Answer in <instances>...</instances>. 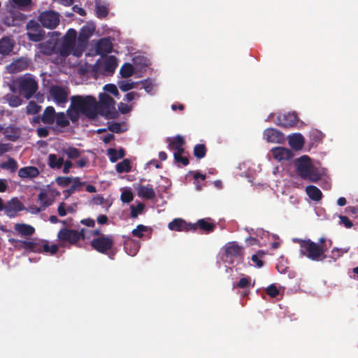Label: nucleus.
<instances>
[{
    "label": "nucleus",
    "mask_w": 358,
    "mask_h": 358,
    "mask_svg": "<svg viewBox=\"0 0 358 358\" xmlns=\"http://www.w3.org/2000/svg\"><path fill=\"white\" fill-rule=\"evenodd\" d=\"M300 246V254L313 261H321L326 258L324 255L328 248L327 245H319L317 243L310 239L301 240L297 239Z\"/></svg>",
    "instance_id": "1"
},
{
    "label": "nucleus",
    "mask_w": 358,
    "mask_h": 358,
    "mask_svg": "<svg viewBox=\"0 0 358 358\" xmlns=\"http://www.w3.org/2000/svg\"><path fill=\"white\" fill-rule=\"evenodd\" d=\"M71 101L87 118L94 120L97 117L96 99L94 96L76 95L71 96Z\"/></svg>",
    "instance_id": "2"
},
{
    "label": "nucleus",
    "mask_w": 358,
    "mask_h": 358,
    "mask_svg": "<svg viewBox=\"0 0 358 358\" xmlns=\"http://www.w3.org/2000/svg\"><path fill=\"white\" fill-rule=\"evenodd\" d=\"M115 101L108 94L102 93L99 95V102L96 101V109L97 115H100L106 119H115L118 113L115 107Z\"/></svg>",
    "instance_id": "3"
},
{
    "label": "nucleus",
    "mask_w": 358,
    "mask_h": 358,
    "mask_svg": "<svg viewBox=\"0 0 358 358\" xmlns=\"http://www.w3.org/2000/svg\"><path fill=\"white\" fill-rule=\"evenodd\" d=\"M77 31L74 29H69L65 35L61 38L60 44L57 45L56 54L62 57H67L76 50Z\"/></svg>",
    "instance_id": "4"
},
{
    "label": "nucleus",
    "mask_w": 358,
    "mask_h": 358,
    "mask_svg": "<svg viewBox=\"0 0 358 358\" xmlns=\"http://www.w3.org/2000/svg\"><path fill=\"white\" fill-rule=\"evenodd\" d=\"M296 166L298 174L302 178L312 182H316L320 179V176L314 170L308 156L303 155L299 157L296 162Z\"/></svg>",
    "instance_id": "5"
},
{
    "label": "nucleus",
    "mask_w": 358,
    "mask_h": 358,
    "mask_svg": "<svg viewBox=\"0 0 358 358\" xmlns=\"http://www.w3.org/2000/svg\"><path fill=\"white\" fill-rule=\"evenodd\" d=\"M57 240L59 245L65 247L67 244L77 245L78 240V230L62 228L57 233Z\"/></svg>",
    "instance_id": "6"
},
{
    "label": "nucleus",
    "mask_w": 358,
    "mask_h": 358,
    "mask_svg": "<svg viewBox=\"0 0 358 358\" xmlns=\"http://www.w3.org/2000/svg\"><path fill=\"white\" fill-rule=\"evenodd\" d=\"M114 244L113 238L111 236H104L94 238L91 241V245L96 251L106 254L111 250Z\"/></svg>",
    "instance_id": "7"
},
{
    "label": "nucleus",
    "mask_w": 358,
    "mask_h": 358,
    "mask_svg": "<svg viewBox=\"0 0 358 358\" xmlns=\"http://www.w3.org/2000/svg\"><path fill=\"white\" fill-rule=\"evenodd\" d=\"M19 88L20 93L24 97L29 99L32 97L38 90V83L31 77L24 78L20 81Z\"/></svg>",
    "instance_id": "8"
},
{
    "label": "nucleus",
    "mask_w": 358,
    "mask_h": 358,
    "mask_svg": "<svg viewBox=\"0 0 358 358\" xmlns=\"http://www.w3.org/2000/svg\"><path fill=\"white\" fill-rule=\"evenodd\" d=\"M38 20L44 27L53 29L59 23V16L55 11L46 10L40 14Z\"/></svg>",
    "instance_id": "9"
},
{
    "label": "nucleus",
    "mask_w": 358,
    "mask_h": 358,
    "mask_svg": "<svg viewBox=\"0 0 358 358\" xmlns=\"http://www.w3.org/2000/svg\"><path fill=\"white\" fill-rule=\"evenodd\" d=\"M224 255L227 261L233 262L234 259H241L243 257V248L235 242L229 243L224 247Z\"/></svg>",
    "instance_id": "10"
},
{
    "label": "nucleus",
    "mask_w": 358,
    "mask_h": 358,
    "mask_svg": "<svg viewBox=\"0 0 358 358\" xmlns=\"http://www.w3.org/2000/svg\"><path fill=\"white\" fill-rule=\"evenodd\" d=\"M168 227L171 231H196V227L191 222H187L182 218H175L169 223Z\"/></svg>",
    "instance_id": "11"
},
{
    "label": "nucleus",
    "mask_w": 358,
    "mask_h": 358,
    "mask_svg": "<svg viewBox=\"0 0 358 358\" xmlns=\"http://www.w3.org/2000/svg\"><path fill=\"white\" fill-rule=\"evenodd\" d=\"M24 206L23 203L17 198H13L10 201H8L7 203L3 206V209L6 215L12 218L17 216L18 212L24 210Z\"/></svg>",
    "instance_id": "12"
},
{
    "label": "nucleus",
    "mask_w": 358,
    "mask_h": 358,
    "mask_svg": "<svg viewBox=\"0 0 358 358\" xmlns=\"http://www.w3.org/2000/svg\"><path fill=\"white\" fill-rule=\"evenodd\" d=\"M298 121L296 113L293 112L278 115L275 123L281 127L289 128L295 126Z\"/></svg>",
    "instance_id": "13"
},
{
    "label": "nucleus",
    "mask_w": 358,
    "mask_h": 358,
    "mask_svg": "<svg viewBox=\"0 0 358 358\" xmlns=\"http://www.w3.org/2000/svg\"><path fill=\"white\" fill-rule=\"evenodd\" d=\"M57 45V41L49 39L45 42L38 43L37 45V48L38 49L39 52L42 55L45 56H50L52 54L56 53Z\"/></svg>",
    "instance_id": "14"
},
{
    "label": "nucleus",
    "mask_w": 358,
    "mask_h": 358,
    "mask_svg": "<svg viewBox=\"0 0 358 358\" xmlns=\"http://www.w3.org/2000/svg\"><path fill=\"white\" fill-rule=\"evenodd\" d=\"M264 136L268 142L275 143H280L285 139L283 134L274 128H268L264 130Z\"/></svg>",
    "instance_id": "15"
},
{
    "label": "nucleus",
    "mask_w": 358,
    "mask_h": 358,
    "mask_svg": "<svg viewBox=\"0 0 358 358\" xmlns=\"http://www.w3.org/2000/svg\"><path fill=\"white\" fill-rule=\"evenodd\" d=\"M95 48L98 55L103 56L111 52L113 43L109 38H103L96 43Z\"/></svg>",
    "instance_id": "16"
},
{
    "label": "nucleus",
    "mask_w": 358,
    "mask_h": 358,
    "mask_svg": "<svg viewBox=\"0 0 358 358\" xmlns=\"http://www.w3.org/2000/svg\"><path fill=\"white\" fill-rule=\"evenodd\" d=\"M271 152L273 157L278 161L289 160L293 157L292 150L286 148H274L271 150Z\"/></svg>",
    "instance_id": "17"
},
{
    "label": "nucleus",
    "mask_w": 358,
    "mask_h": 358,
    "mask_svg": "<svg viewBox=\"0 0 358 358\" xmlns=\"http://www.w3.org/2000/svg\"><path fill=\"white\" fill-rule=\"evenodd\" d=\"M50 94L53 99L58 103H64L67 101L68 93L60 86H52L50 88Z\"/></svg>",
    "instance_id": "18"
},
{
    "label": "nucleus",
    "mask_w": 358,
    "mask_h": 358,
    "mask_svg": "<svg viewBox=\"0 0 358 358\" xmlns=\"http://www.w3.org/2000/svg\"><path fill=\"white\" fill-rule=\"evenodd\" d=\"M40 174L39 170L36 166H29L20 169L18 176L22 179H34Z\"/></svg>",
    "instance_id": "19"
},
{
    "label": "nucleus",
    "mask_w": 358,
    "mask_h": 358,
    "mask_svg": "<svg viewBox=\"0 0 358 358\" xmlns=\"http://www.w3.org/2000/svg\"><path fill=\"white\" fill-rule=\"evenodd\" d=\"M125 252L130 256H135L139 250L140 243L138 241L128 238L124 245Z\"/></svg>",
    "instance_id": "20"
},
{
    "label": "nucleus",
    "mask_w": 358,
    "mask_h": 358,
    "mask_svg": "<svg viewBox=\"0 0 358 358\" xmlns=\"http://www.w3.org/2000/svg\"><path fill=\"white\" fill-rule=\"evenodd\" d=\"M14 41L9 36H4L0 40V53L1 55H8L13 48Z\"/></svg>",
    "instance_id": "21"
},
{
    "label": "nucleus",
    "mask_w": 358,
    "mask_h": 358,
    "mask_svg": "<svg viewBox=\"0 0 358 358\" xmlns=\"http://www.w3.org/2000/svg\"><path fill=\"white\" fill-rule=\"evenodd\" d=\"M14 229L21 236H31L35 232L34 227L27 224H15Z\"/></svg>",
    "instance_id": "22"
},
{
    "label": "nucleus",
    "mask_w": 358,
    "mask_h": 358,
    "mask_svg": "<svg viewBox=\"0 0 358 358\" xmlns=\"http://www.w3.org/2000/svg\"><path fill=\"white\" fill-rule=\"evenodd\" d=\"M208 220L210 219H200L197 221L196 223H194L193 224H194L196 227V231L199 229L206 234L213 232L215 230L216 226L214 223L209 222L208 221Z\"/></svg>",
    "instance_id": "23"
},
{
    "label": "nucleus",
    "mask_w": 358,
    "mask_h": 358,
    "mask_svg": "<svg viewBox=\"0 0 358 358\" xmlns=\"http://www.w3.org/2000/svg\"><path fill=\"white\" fill-rule=\"evenodd\" d=\"M89 37L85 35V34H82L79 32L77 41V48L76 50L73 52V55L79 57L82 55L83 51L86 47L87 42L89 41Z\"/></svg>",
    "instance_id": "24"
},
{
    "label": "nucleus",
    "mask_w": 358,
    "mask_h": 358,
    "mask_svg": "<svg viewBox=\"0 0 358 358\" xmlns=\"http://www.w3.org/2000/svg\"><path fill=\"white\" fill-rule=\"evenodd\" d=\"M56 113L52 106H48L43 111L41 117V121L44 124H52L55 122Z\"/></svg>",
    "instance_id": "25"
},
{
    "label": "nucleus",
    "mask_w": 358,
    "mask_h": 358,
    "mask_svg": "<svg viewBox=\"0 0 358 358\" xmlns=\"http://www.w3.org/2000/svg\"><path fill=\"white\" fill-rule=\"evenodd\" d=\"M304 138L301 134H294L289 138V145L296 150L302 148L304 144Z\"/></svg>",
    "instance_id": "26"
},
{
    "label": "nucleus",
    "mask_w": 358,
    "mask_h": 358,
    "mask_svg": "<svg viewBox=\"0 0 358 358\" xmlns=\"http://www.w3.org/2000/svg\"><path fill=\"white\" fill-rule=\"evenodd\" d=\"M95 11L96 15L99 19L105 18L109 12L108 5L101 2V1H96L95 2Z\"/></svg>",
    "instance_id": "27"
},
{
    "label": "nucleus",
    "mask_w": 358,
    "mask_h": 358,
    "mask_svg": "<svg viewBox=\"0 0 358 358\" xmlns=\"http://www.w3.org/2000/svg\"><path fill=\"white\" fill-rule=\"evenodd\" d=\"M306 192L309 198L315 201H320L322 198L321 190L314 185H308L306 187Z\"/></svg>",
    "instance_id": "28"
},
{
    "label": "nucleus",
    "mask_w": 358,
    "mask_h": 358,
    "mask_svg": "<svg viewBox=\"0 0 358 358\" xmlns=\"http://www.w3.org/2000/svg\"><path fill=\"white\" fill-rule=\"evenodd\" d=\"M166 142L169 144V148L172 150L183 147L185 144L184 138L180 135H176L173 138L168 137Z\"/></svg>",
    "instance_id": "29"
},
{
    "label": "nucleus",
    "mask_w": 358,
    "mask_h": 358,
    "mask_svg": "<svg viewBox=\"0 0 358 358\" xmlns=\"http://www.w3.org/2000/svg\"><path fill=\"white\" fill-rule=\"evenodd\" d=\"M138 194L146 199H153L156 195L152 187L144 185H141L138 187Z\"/></svg>",
    "instance_id": "30"
},
{
    "label": "nucleus",
    "mask_w": 358,
    "mask_h": 358,
    "mask_svg": "<svg viewBox=\"0 0 358 358\" xmlns=\"http://www.w3.org/2000/svg\"><path fill=\"white\" fill-rule=\"evenodd\" d=\"M48 166L53 169H60L64 164V159L57 157L55 154H50L48 155Z\"/></svg>",
    "instance_id": "31"
},
{
    "label": "nucleus",
    "mask_w": 358,
    "mask_h": 358,
    "mask_svg": "<svg viewBox=\"0 0 358 358\" xmlns=\"http://www.w3.org/2000/svg\"><path fill=\"white\" fill-rule=\"evenodd\" d=\"M107 154L109 157L110 161L114 163L118 159H122L125 156V150L123 148H120L118 151L115 148H109L107 150Z\"/></svg>",
    "instance_id": "32"
},
{
    "label": "nucleus",
    "mask_w": 358,
    "mask_h": 358,
    "mask_svg": "<svg viewBox=\"0 0 358 358\" xmlns=\"http://www.w3.org/2000/svg\"><path fill=\"white\" fill-rule=\"evenodd\" d=\"M80 114H81V113L73 106V103L71 101V105L66 110L68 117L73 123H77L80 118Z\"/></svg>",
    "instance_id": "33"
},
{
    "label": "nucleus",
    "mask_w": 358,
    "mask_h": 358,
    "mask_svg": "<svg viewBox=\"0 0 358 358\" xmlns=\"http://www.w3.org/2000/svg\"><path fill=\"white\" fill-rule=\"evenodd\" d=\"M27 35L29 41L33 42H39L43 40L45 37V31L41 28L37 31H27Z\"/></svg>",
    "instance_id": "34"
},
{
    "label": "nucleus",
    "mask_w": 358,
    "mask_h": 358,
    "mask_svg": "<svg viewBox=\"0 0 358 358\" xmlns=\"http://www.w3.org/2000/svg\"><path fill=\"white\" fill-rule=\"evenodd\" d=\"M0 167L2 169L8 170L11 173H15L17 169L18 164L15 159L9 157L6 162H2L0 164Z\"/></svg>",
    "instance_id": "35"
},
{
    "label": "nucleus",
    "mask_w": 358,
    "mask_h": 358,
    "mask_svg": "<svg viewBox=\"0 0 358 358\" xmlns=\"http://www.w3.org/2000/svg\"><path fill=\"white\" fill-rule=\"evenodd\" d=\"M115 169L119 173L130 172L131 166L129 159H124L121 162L117 163L115 166Z\"/></svg>",
    "instance_id": "36"
},
{
    "label": "nucleus",
    "mask_w": 358,
    "mask_h": 358,
    "mask_svg": "<svg viewBox=\"0 0 358 358\" xmlns=\"http://www.w3.org/2000/svg\"><path fill=\"white\" fill-rule=\"evenodd\" d=\"M38 201L44 208L50 206L52 203V200L48 196V192L45 190L40 192L38 196Z\"/></svg>",
    "instance_id": "37"
},
{
    "label": "nucleus",
    "mask_w": 358,
    "mask_h": 358,
    "mask_svg": "<svg viewBox=\"0 0 358 358\" xmlns=\"http://www.w3.org/2000/svg\"><path fill=\"white\" fill-rule=\"evenodd\" d=\"M255 282L251 283V278L249 276L241 278L239 281L233 285V288L248 289L253 287Z\"/></svg>",
    "instance_id": "38"
},
{
    "label": "nucleus",
    "mask_w": 358,
    "mask_h": 358,
    "mask_svg": "<svg viewBox=\"0 0 358 358\" xmlns=\"http://www.w3.org/2000/svg\"><path fill=\"white\" fill-rule=\"evenodd\" d=\"M134 72V68L130 63H124L120 68V73L122 78L131 77Z\"/></svg>",
    "instance_id": "39"
},
{
    "label": "nucleus",
    "mask_w": 358,
    "mask_h": 358,
    "mask_svg": "<svg viewBox=\"0 0 358 358\" xmlns=\"http://www.w3.org/2000/svg\"><path fill=\"white\" fill-rule=\"evenodd\" d=\"M207 149L204 144H196L194 147L193 153L197 159H202L206 155Z\"/></svg>",
    "instance_id": "40"
},
{
    "label": "nucleus",
    "mask_w": 358,
    "mask_h": 358,
    "mask_svg": "<svg viewBox=\"0 0 358 358\" xmlns=\"http://www.w3.org/2000/svg\"><path fill=\"white\" fill-rule=\"evenodd\" d=\"M55 120L56 121L57 125L60 127L64 128L69 125V121L63 112L56 113Z\"/></svg>",
    "instance_id": "41"
},
{
    "label": "nucleus",
    "mask_w": 358,
    "mask_h": 358,
    "mask_svg": "<svg viewBox=\"0 0 358 358\" xmlns=\"http://www.w3.org/2000/svg\"><path fill=\"white\" fill-rule=\"evenodd\" d=\"M64 152L67 155L68 158L75 159L80 157V151L79 149L74 147H69L64 150Z\"/></svg>",
    "instance_id": "42"
},
{
    "label": "nucleus",
    "mask_w": 358,
    "mask_h": 358,
    "mask_svg": "<svg viewBox=\"0 0 358 358\" xmlns=\"http://www.w3.org/2000/svg\"><path fill=\"white\" fill-rule=\"evenodd\" d=\"M117 64L114 57H110L106 62L104 65L105 71L113 73L116 69Z\"/></svg>",
    "instance_id": "43"
},
{
    "label": "nucleus",
    "mask_w": 358,
    "mask_h": 358,
    "mask_svg": "<svg viewBox=\"0 0 358 358\" xmlns=\"http://www.w3.org/2000/svg\"><path fill=\"white\" fill-rule=\"evenodd\" d=\"M41 109V106L35 101H30L26 107L27 113L29 115L37 114Z\"/></svg>",
    "instance_id": "44"
},
{
    "label": "nucleus",
    "mask_w": 358,
    "mask_h": 358,
    "mask_svg": "<svg viewBox=\"0 0 358 358\" xmlns=\"http://www.w3.org/2000/svg\"><path fill=\"white\" fill-rule=\"evenodd\" d=\"M137 83L135 82H127L124 80L120 81L118 83L119 88L123 92H127L136 87Z\"/></svg>",
    "instance_id": "45"
},
{
    "label": "nucleus",
    "mask_w": 358,
    "mask_h": 358,
    "mask_svg": "<svg viewBox=\"0 0 358 358\" xmlns=\"http://www.w3.org/2000/svg\"><path fill=\"white\" fill-rule=\"evenodd\" d=\"M148 230V227L143 224H138L136 229L132 230L131 234L135 237L142 238L143 236V233L147 232Z\"/></svg>",
    "instance_id": "46"
},
{
    "label": "nucleus",
    "mask_w": 358,
    "mask_h": 358,
    "mask_svg": "<svg viewBox=\"0 0 358 358\" xmlns=\"http://www.w3.org/2000/svg\"><path fill=\"white\" fill-rule=\"evenodd\" d=\"M43 248V252L50 253L51 255H55L58 251V245L57 244H52V245H49V243L48 241H44V244L42 245Z\"/></svg>",
    "instance_id": "47"
},
{
    "label": "nucleus",
    "mask_w": 358,
    "mask_h": 358,
    "mask_svg": "<svg viewBox=\"0 0 358 358\" xmlns=\"http://www.w3.org/2000/svg\"><path fill=\"white\" fill-rule=\"evenodd\" d=\"M24 20V15L21 13H20L19 15H17L16 17H14L13 14H11V20L10 19V17H8L6 18L7 21L6 22V23L8 26H18L20 24L18 21Z\"/></svg>",
    "instance_id": "48"
},
{
    "label": "nucleus",
    "mask_w": 358,
    "mask_h": 358,
    "mask_svg": "<svg viewBox=\"0 0 358 358\" xmlns=\"http://www.w3.org/2000/svg\"><path fill=\"white\" fill-rule=\"evenodd\" d=\"M145 208V206L143 203H139L137 206L131 205L130 206L131 210V217L133 218H136L138 215L142 213Z\"/></svg>",
    "instance_id": "49"
},
{
    "label": "nucleus",
    "mask_w": 358,
    "mask_h": 358,
    "mask_svg": "<svg viewBox=\"0 0 358 358\" xmlns=\"http://www.w3.org/2000/svg\"><path fill=\"white\" fill-rule=\"evenodd\" d=\"M94 31L95 25L93 23H87L81 28L80 32L85 34V35L90 38L93 35Z\"/></svg>",
    "instance_id": "50"
},
{
    "label": "nucleus",
    "mask_w": 358,
    "mask_h": 358,
    "mask_svg": "<svg viewBox=\"0 0 358 358\" xmlns=\"http://www.w3.org/2000/svg\"><path fill=\"white\" fill-rule=\"evenodd\" d=\"M5 138L10 141H15L19 138V134L13 128H7L4 132Z\"/></svg>",
    "instance_id": "51"
},
{
    "label": "nucleus",
    "mask_w": 358,
    "mask_h": 358,
    "mask_svg": "<svg viewBox=\"0 0 358 358\" xmlns=\"http://www.w3.org/2000/svg\"><path fill=\"white\" fill-rule=\"evenodd\" d=\"M71 182L72 178L70 177L59 176L56 178L57 184L62 187H66L69 186Z\"/></svg>",
    "instance_id": "52"
},
{
    "label": "nucleus",
    "mask_w": 358,
    "mask_h": 358,
    "mask_svg": "<svg viewBox=\"0 0 358 358\" xmlns=\"http://www.w3.org/2000/svg\"><path fill=\"white\" fill-rule=\"evenodd\" d=\"M103 90L114 95L115 97L118 98L120 96V93L117 87L114 84H107L103 87Z\"/></svg>",
    "instance_id": "53"
},
{
    "label": "nucleus",
    "mask_w": 358,
    "mask_h": 358,
    "mask_svg": "<svg viewBox=\"0 0 358 358\" xmlns=\"http://www.w3.org/2000/svg\"><path fill=\"white\" fill-rule=\"evenodd\" d=\"M22 103V100L18 96L11 95L8 99V104L11 107H17L20 106Z\"/></svg>",
    "instance_id": "54"
},
{
    "label": "nucleus",
    "mask_w": 358,
    "mask_h": 358,
    "mask_svg": "<svg viewBox=\"0 0 358 358\" xmlns=\"http://www.w3.org/2000/svg\"><path fill=\"white\" fill-rule=\"evenodd\" d=\"M310 137L315 142H320L322 140L324 134L317 129H313L310 131Z\"/></svg>",
    "instance_id": "55"
},
{
    "label": "nucleus",
    "mask_w": 358,
    "mask_h": 358,
    "mask_svg": "<svg viewBox=\"0 0 358 358\" xmlns=\"http://www.w3.org/2000/svg\"><path fill=\"white\" fill-rule=\"evenodd\" d=\"M15 71H21L26 67V64L22 60H17L11 64Z\"/></svg>",
    "instance_id": "56"
},
{
    "label": "nucleus",
    "mask_w": 358,
    "mask_h": 358,
    "mask_svg": "<svg viewBox=\"0 0 358 358\" xmlns=\"http://www.w3.org/2000/svg\"><path fill=\"white\" fill-rule=\"evenodd\" d=\"M266 293L271 297H275L279 294V290L274 285H271L266 289Z\"/></svg>",
    "instance_id": "57"
},
{
    "label": "nucleus",
    "mask_w": 358,
    "mask_h": 358,
    "mask_svg": "<svg viewBox=\"0 0 358 358\" xmlns=\"http://www.w3.org/2000/svg\"><path fill=\"white\" fill-rule=\"evenodd\" d=\"M133 199V194L130 191H124L121 194V201L124 203H129Z\"/></svg>",
    "instance_id": "58"
},
{
    "label": "nucleus",
    "mask_w": 358,
    "mask_h": 358,
    "mask_svg": "<svg viewBox=\"0 0 358 358\" xmlns=\"http://www.w3.org/2000/svg\"><path fill=\"white\" fill-rule=\"evenodd\" d=\"M44 241L45 240L34 241L31 252L38 253L43 252V248L42 245L44 244Z\"/></svg>",
    "instance_id": "59"
},
{
    "label": "nucleus",
    "mask_w": 358,
    "mask_h": 358,
    "mask_svg": "<svg viewBox=\"0 0 358 358\" xmlns=\"http://www.w3.org/2000/svg\"><path fill=\"white\" fill-rule=\"evenodd\" d=\"M174 160L176 163H181L183 166L189 164V159L187 157L178 155V154L173 155Z\"/></svg>",
    "instance_id": "60"
},
{
    "label": "nucleus",
    "mask_w": 358,
    "mask_h": 358,
    "mask_svg": "<svg viewBox=\"0 0 358 358\" xmlns=\"http://www.w3.org/2000/svg\"><path fill=\"white\" fill-rule=\"evenodd\" d=\"M78 240H85L89 239L90 238V231L83 228L80 231H78Z\"/></svg>",
    "instance_id": "61"
},
{
    "label": "nucleus",
    "mask_w": 358,
    "mask_h": 358,
    "mask_svg": "<svg viewBox=\"0 0 358 358\" xmlns=\"http://www.w3.org/2000/svg\"><path fill=\"white\" fill-rule=\"evenodd\" d=\"M41 27L38 22H36L34 20H30L27 24V29L28 31H37L38 29H40Z\"/></svg>",
    "instance_id": "62"
},
{
    "label": "nucleus",
    "mask_w": 358,
    "mask_h": 358,
    "mask_svg": "<svg viewBox=\"0 0 358 358\" xmlns=\"http://www.w3.org/2000/svg\"><path fill=\"white\" fill-rule=\"evenodd\" d=\"M340 223L343 224L346 228H351L353 226V223L350 219L345 215H340Z\"/></svg>",
    "instance_id": "63"
},
{
    "label": "nucleus",
    "mask_w": 358,
    "mask_h": 358,
    "mask_svg": "<svg viewBox=\"0 0 358 358\" xmlns=\"http://www.w3.org/2000/svg\"><path fill=\"white\" fill-rule=\"evenodd\" d=\"M143 89L148 92L150 93L153 89V84L150 80H144L141 81Z\"/></svg>",
    "instance_id": "64"
}]
</instances>
